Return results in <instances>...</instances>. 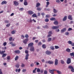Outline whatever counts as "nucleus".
<instances>
[{
  "mask_svg": "<svg viewBox=\"0 0 74 74\" xmlns=\"http://www.w3.org/2000/svg\"><path fill=\"white\" fill-rule=\"evenodd\" d=\"M69 69H71V71L73 73H74V69L73 68V66L70 65L68 67Z\"/></svg>",
  "mask_w": 74,
  "mask_h": 74,
  "instance_id": "obj_1",
  "label": "nucleus"
},
{
  "mask_svg": "<svg viewBox=\"0 0 74 74\" xmlns=\"http://www.w3.org/2000/svg\"><path fill=\"white\" fill-rule=\"evenodd\" d=\"M29 50L31 52H34L35 49H34V46H32L30 47Z\"/></svg>",
  "mask_w": 74,
  "mask_h": 74,
  "instance_id": "obj_2",
  "label": "nucleus"
},
{
  "mask_svg": "<svg viewBox=\"0 0 74 74\" xmlns=\"http://www.w3.org/2000/svg\"><path fill=\"white\" fill-rule=\"evenodd\" d=\"M34 45L33 43L31 42L28 44V47H33V45Z\"/></svg>",
  "mask_w": 74,
  "mask_h": 74,
  "instance_id": "obj_3",
  "label": "nucleus"
},
{
  "mask_svg": "<svg viewBox=\"0 0 74 74\" xmlns=\"http://www.w3.org/2000/svg\"><path fill=\"white\" fill-rule=\"evenodd\" d=\"M66 63L67 64H70L71 63V59L70 58H68L66 60Z\"/></svg>",
  "mask_w": 74,
  "mask_h": 74,
  "instance_id": "obj_4",
  "label": "nucleus"
},
{
  "mask_svg": "<svg viewBox=\"0 0 74 74\" xmlns=\"http://www.w3.org/2000/svg\"><path fill=\"white\" fill-rule=\"evenodd\" d=\"M28 41H29V39L26 38L23 41V42L24 44H27V42Z\"/></svg>",
  "mask_w": 74,
  "mask_h": 74,
  "instance_id": "obj_5",
  "label": "nucleus"
},
{
  "mask_svg": "<svg viewBox=\"0 0 74 74\" xmlns=\"http://www.w3.org/2000/svg\"><path fill=\"white\" fill-rule=\"evenodd\" d=\"M28 13L29 15H32L34 14V12L32 11L29 10L28 12Z\"/></svg>",
  "mask_w": 74,
  "mask_h": 74,
  "instance_id": "obj_6",
  "label": "nucleus"
},
{
  "mask_svg": "<svg viewBox=\"0 0 74 74\" xmlns=\"http://www.w3.org/2000/svg\"><path fill=\"white\" fill-rule=\"evenodd\" d=\"M14 4L16 6H17L19 5V3L16 1H14Z\"/></svg>",
  "mask_w": 74,
  "mask_h": 74,
  "instance_id": "obj_7",
  "label": "nucleus"
},
{
  "mask_svg": "<svg viewBox=\"0 0 74 74\" xmlns=\"http://www.w3.org/2000/svg\"><path fill=\"white\" fill-rule=\"evenodd\" d=\"M59 27V26H53L52 27V28L53 29H58Z\"/></svg>",
  "mask_w": 74,
  "mask_h": 74,
  "instance_id": "obj_8",
  "label": "nucleus"
},
{
  "mask_svg": "<svg viewBox=\"0 0 74 74\" xmlns=\"http://www.w3.org/2000/svg\"><path fill=\"white\" fill-rule=\"evenodd\" d=\"M58 60L56 59L55 60V65H58Z\"/></svg>",
  "mask_w": 74,
  "mask_h": 74,
  "instance_id": "obj_9",
  "label": "nucleus"
},
{
  "mask_svg": "<svg viewBox=\"0 0 74 74\" xmlns=\"http://www.w3.org/2000/svg\"><path fill=\"white\" fill-rule=\"evenodd\" d=\"M9 44L12 45V47H15L16 45V44L13 43V42H10Z\"/></svg>",
  "mask_w": 74,
  "mask_h": 74,
  "instance_id": "obj_10",
  "label": "nucleus"
},
{
  "mask_svg": "<svg viewBox=\"0 0 74 74\" xmlns=\"http://www.w3.org/2000/svg\"><path fill=\"white\" fill-rule=\"evenodd\" d=\"M14 53H15L19 54V53H21V51H20L19 50H16L14 51Z\"/></svg>",
  "mask_w": 74,
  "mask_h": 74,
  "instance_id": "obj_11",
  "label": "nucleus"
},
{
  "mask_svg": "<svg viewBox=\"0 0 74 74\" xmlns=\"http://www.w3.org/2000/svg\"><path fill=\"white\" fill-rule=\"evenodd\" d=\"M68 18L69 19H70V20H71V21L73 20V18H72V16L70 15H69V16H68Z\"/></svg>",
  "mask_w": 74,
  "mask_h": 74,
  "instance_id": "obj_12",
  "label": "nucleus"
},
{
  "mask_svg": "<svg viewBox=\"0 0 74 74\" xmlns=\"http://www.w3.org/2000/svg\"><path fill=\"white\" fill-rule=\"evenodd\" d=\"M7 2L5 1H3L1 3V4L2 5H3V4H7Z\"/></svg>",
  "mask_w": 74,
  "mask_h": 74,
  "instance_id": "obj_13",
  "label": "nucleus"
},
{
  "mask_svg": "<svg viewBox=\"0 0 74 74\" xmlns=\"http://www.w3.org/2000/svg\"><path fill=\"white\" fill-rule=\"evenodd\" d=\"M32 16L33 18H37V15H36V13L32 15Z\"/></svg>",
  "mask_w": 74,
  "mask_h": 74,
  "instance_id": "obj_14",
  "label": "nucleus"
},
{
  "mask_svg": "<svg viewBox=\"0 0 74 74\" xmlns=\"http://www.w3.org/2000/svg\"><path fill=\"white\" fill-rule=\"evenodd\" d=\"M55 71V70H51V69H49V71L50 73L51 74H54V71Z\"/></svg>",
  "mask_w": 74,
  "mask_h": 74,
  "instance_id": "obj_15",
  "label": "nucleus"
},
{
  "mask_svg": "<svg viewBox=\"0 0 74 74\" xmlns=\"http://www.w3.org/2000/svg\"><path fill=\"white\" fill-rule=\"evenodd\" d=\"M29 54H27L25 56V60H27L29 58Z\"/></svg>",
  "mask_w": 74,
  "mask_h": 74,
  "instance_id": "obj_16",
  "label": "nucleus"
},
{
  "mask_svg": "<svg viewBox=\"0 0 74 74\" xmlns=\"http://www.w3.org/2000/svg\"><path fill=\"white\" fill-rule=\"evenodd\" d=\"M24 4L25 5H27V1L26 0H24Z\"/></svg>",
  "mask_w": 74,
  "mask_h": 74,
  "instance_id": "obj_17",
  "label": "nucleus"
},
{
  "mask_svg": "<svg viewBox=\"0 0 74 74\" xmlns=\"http://www.w3.org/2000/svg\"><path fill=\"white\" fill-rule=\"evenodd\" d=\"M66 30V28H64L62 29L61 30V33H63L64 32H65Z\"/></svg>",
  "mask_w": 74,
  "mask_h": 74,
  "instance_id": "obj_18",
  "label": "nucleus"
},
{
  "mask_svg": "<svg viewBox=\"0 0 74 74\" xmlns=\"http://www.w3.org/2000/svg\"><path fill=\"white\" fill-rule=\"evenodd\" d=\"M47 54L48 55H49L51 54V52L49 51H47Z\"/></svg>",
  "mask_w": 74,
  "mask_h": 74,
  "instance_id": "obj_19",
  "label": "nucleus"
},
{
  "mask_svg": "<svg viewBox=\"0 0 74 74\" xmlns=\"http://www.w3.org/2000/svg\"><path fill=\"white\" fill-rule=\"evenodd\" d=\"M66 19H67V16H65L62 19V21H65L66 20Z\"/></svg>",
  "mask_w": 74,
  "mask_h": 74,
  "instance_id": "obj_20",
  "label": "nucleus"
},
{
  "mask_svg": "<svg viewBox=\"0 0 74 74\" xmlns=\"http://www.w3.org/2000/svg\"><path fill=\"white\" fill-rule=\"evenodd\" d=\"M66 51L68 52H71V50H70V49L69 48H67L66 50Z\"/></svg>",
  "mask_w": 74,
  "mask_h": 74,
  "instance_id": "obj_21",
  "label": "nucleus"
},
{
  "mask_svg": "<svg viewBox=\"0 0 74 74\" xmlns=\"http://www.w3.org/2000/svg\"><path fill=\"white\" fill-rule=\"evenodd\" d=\"M54 25H58V22L57 21H55L54 22Z\"/></svg>",
  "mask_w": 74,
  "mask_h": 74,
  "instance_id": "obj_22",
  "label": "nucleus"
},
{
  "mask_svg": "<svg viewBox=\"0 0 74 74\" xmlns=\"http://www.w3.org/2000/svg\"><path fill=\"white\" fill-rule=\"evenodd\" d=\"M40 3H36V7H38L40 5Z\"/></svg>",
  "mask_w": 74,
  "mask_h": 74,
  "instance_id": "obj_23",
  "label": "nucleus"
},
{
  "mask_svg": "<svg viewBox=\"0 0 74 74\" xmlns=\"http://www.w3.org/2000/svg\"><path fill=\"white\" fill-rule=\"evenodd\" d=\"M18 73H19L20 72V71H21V69H19L18 70V69H16V70H15V71L16 72H18Z\"/></svg>",
  "mask_w": 74,
  "mask_h": 74,
  "instance_id": "obj_24",
  "label": "nucleus"
},
{
  "mask_svg": "<svg viewBox=\"0 0 74 74\" xmlns=\"http://www.w3.org/2000/svg\"><path fill=\"white\" fill-rule=\"evenodd\" d=\"M48 63L50 64H52L53 63V61H49Z\"/></svg>",
  "mask_w": 74,
  "mask_h": 74,
  "instance_id": "obj_25",
  "label": "nucleus"
},
{
  "mask_svg": "<svg viewBox=\"0 0 74 74\" xmlns=\"http://www.w3.org/2000/svg\"><path fill=\"white\" fill-rule=\"evenodd\" d=\"M5 50L4 51H1L0 54L1 55H3L4 54V53H5Z\"/></svg>",
  "mask_w": 74,
  "mask_h": 74,
  "instance_id": "obj_26",
  "label": "nucleus"
},
{
  "mask_svg": "<svg viewBox=\"0 0 74 74\" xmlns=\"http://www.w3.org/2000/svg\"><path fill=\"white\" fill-rule=\"evenodd\" d=\"M19 64H16L15 65V67L16 68H19Z\"/></svg>",
  "mask_w": 74,
  "mask_h": 74,
  "instance_id": "obj_27",
  "label": "nucleus"
},
{
  "mask_svg": "<svg viewBox=\"0 0 74 74\" xmlns=\"http://www.w3.org/2000/svg\"><path fill=\"white\" fill-rule=\"evenodd\" d=\"M52 40V38H49L48 39V42H49Z\"/></svg>",
  "mask_w": 74,
  "mask_h": 74,
  "instance_id": "obj_28",
  "label": "nucleus"
},
{
  "mask_svg": "<svg viewBox=\"0 0 74 74\" xmlns=\"http://www.w3.org/2000/svg\"><path fill=\"white\" fill-rule=\"evenodd\" d=\"M42 9V8H37L36 10L38 11H41Z\"/></svg>",
  "mask_w": 74,
  "mask_h": 74,
  "instance_id": "obj_29",
  "label": "nucleus"
},
{
  "mask_svg": "<svg viewBox=\"0 0 74 74\" xmlns=\"http://www.w3.org/2000/svg\"><path fill=\"white\" fill-rule=\"evenodd\" d=\"M6 56H7V54L4 53L2 56V58H4V57H5Z\"/></svg>",
  "mask_w": 74,
  "mask_h": 74,
  "instance_id": "obj_30",
  "label": "nucleus"
},
{
  "mask_svg": "<svg viewBox=\"0 0 74 74\" xmlns=\"http://www.w3.org/2000/svg\"><path fill=\"white\" fill-rule=\"evenodd\" d=\"M70 55L71 56H73V57H74V53L73 52L72 53H70Z\"/></svg>",
  "mask_w": 74,
  "mask_h": 74,
  "instance_id": "obj_31",
  "label": "nucleus"
},
{
  "mask_svg": "<svg viewBox=\"0 0 74 74\" xmlns=\"http://www.w3.org/2000/svg\"><path fill=\"white\" fill-rule=\"evenodd\" d=\"M51 21H55V18H52L50 19Z\"/></svg>",
  "mask_w": 74,
  "mask_h": 74,
  "instance_id": "obj_32",
  "label": "nucleus"
},
{
  "mask_svg": "<svg viewBox=\"0 0 74 74\" xmlns=\"http://www.w3.org/2000/svg\"><path fill=\"white\" fill-rule=\"evenodd\" d=\"M19 58L18 56H16L15 58V60H17Z\"/></svg>",
  "mask_w": 74,
  "mask_h": 74,
  "instance_id": "obj_33",
  "label": "nucleus"
},
{
  "mask_svg": "<svg viewBox=\"0 0 74 74\" xmlns=\"http://www.w3.org/2000/svg\"><path fill=\"white\" fill-rule=\"evenodd\" d=\"M42 48L45 49V48H46V46L45 45L43 44L42 45Z\"/></svg>",
  "mask_w": 74,
  "mask_h": 74,
  "instance_id": "obj_34",
  "label": "nucleus"
},
{
  "mask_svg": "<svg viewBox=\"0 0 74 74\" xmlns=\"http://www.w3.org/2000/svg\"><path fill=\"white\" fill-rule=\"evenodd\" d=\"M61 63L62 64H64V61L63 60H61Z\"/></svg>",
  "mask_w": 74,
  "mask_h": 74,
  "instance_id": "obj_35",
  "label": "nucleus"
},
{
  "mask_svg": "<svg viewBox=\"0 0 74 74\" xmlns=\"http://www.w3.org/2000/svg\"><path fill=\"white\" fill-rule=\"evenodd\" d=\"M48 34H50V35H51L52 34V31H50L48 33Z\"/></svg>",
  "mask_w": 74,
  "mask_h": 74,
  "instance_id": "obj_36",
  "label": "nucleus"
},
{
  "mask_svg": "<svg viewBox=\"0 0 74 74\" xmlns=\"http://www.w3.org/2000/svg\"><path fill=\"white\" fill-rule=\"evenodd\" d=\"M68 43L69 44L71 45V44H72V42H71V41H69L68 42Z\"/></svg>",
  "mask_w": 74,
  "mask_h": 74,
  "instance_id": "obj_37",
  "label": "nucleus"
},
{
  "mask_svg": "<svg viewBox=\"0 0 74 74\" xmlns=\"http://www.w3.org/2000/svg\"><path fill=\"white\" fill-rule=\"evenodd\" d=\"M16 32L14 30L12 31L11 32L12 34H15Z\"/></svg>",
  "mask_w": 74,
  "mask_h": 74,
  "instance_id": "obj_38",
  "label": "nucleus"
},
{
  "mask_svg": "<svg viewBox=\"0 0 74 74\" xmlns=\"http://www.w3.org/2000/svg\"><path fill=\"white\" fill-rule=\"evenodd\" d=\"M53 10L54 13H57V10H56L55 9H53Z\"/></svg>",
  "mask_w": 74,
  "mask_h": 74,
  "instance_id": "obj_39",
  "label": "nucleus"
},
{
  "mask_svg": "<svg viewBox=\"0 0 74 74\" xmlns=\"http://www.w3.org/2000/svg\"><path fill=\"white\" fill-rule=\"evenodd\" d=\"M10 25H11V24L9 23L6 25V26L7 27H10Z\"/></svg>",
  "mask_w": 74,
  "mask_h": 74,
  "instance_id": "obj_40",
  "label": "nucleus"
},
{
  "mask_svg": "<svg viewBox=\"0 0 74 74\" xmlns=\"http://www.w3.org/2000/svg\"><path fill=\"white\" fill-rule=\"evenodd\" d=\"M50 49H51L52 50H54V47L53 46H51L50 47Z\"/></svg>",
  "mask_w": 74,
  "mask_h": 74,
  "instance_id": "obj_41",
  "label": "nucleus"
},
{
  "mask_svg": "<svg viewBox=\"0 0 74 74\" xmlns=\"http://www.w3.org/2000/svg\"><path fill=\"white\" fill-rule=\"evenodd\" d=\"M5 23H8L10 22H9V21L8 20H5L4 21Z\"/></svg>",
  "mask_w": 74,
  "mask_h": 74,
  "instance_id": "obj_42",
  "label": "nucleus"
},
{
  "mask_svg": "<svg viewBox=\"0 0 74 74\" xmlns=\"http://www.w3.org/2000/svg\"><path fill=\"white\" fill-rule=\"evenodd\" d=\"M10 59H11V57H10V56H7V60H10Z\"/></svg>",
  "mask_w": 74,
  "mask_h": 74,
  "instance_id": "obj_43",
  "label": "nucleus"
},
{
  "mask_svg": "<svg viewBox=\"0 0 74 74\" xmlns=\"http://www.w3.org/2000/svg\"><path fill=\"white\" fill-rule=\"evenodd\" d=\"M49 4V2L48 1L47 2V7H48V5Z\"/></svg>",
  "mask_w": 74,
  "mask_h": 74,
  "instance_id": "obj_44",
  "label": "nucleus"
},
{
  "mask_svg": "<svg viewBox=\"0 0 74 74\" xmlns=\"http://www.w3.org/2000/svg\"><path fill=\"white\" fill-rule=\"evenodd\" d=\"M40 69L39 68L37 69V72H38V73H40Z\"/></svg>",
  "mask_w": 74,
  "mask_h": 74,
  "instance_id": "obj_45",
  "label": "nucleus"
},
{
  "mask_svg": "<svg viewBox=\"0 0 74 74\" xmlns=\"http://www.w3.org/2000/svg\"><path fill=\"white\" fill-rule=\"evenodd\" d=\"M25 53L26 54H28V53H29V51L27 50H25Z\"/></svg>",
  "mask_w": 74,
  "mask_h": 74,
  "instance_id": "obj_46",
  "label": "nucleus"
},
{
  "mask_svg": "<svg viewBox=\"0 0 74 74\" xmlns=\"http://www.w3.org/2000/svg\"><path fill=\"white\" fill-rule=\"evenodd\" d=\"M55 49H58L59 48V47L58 46H55Z\"/></svg>",
  "mask_w": 74,
  "mask_h": 74,
  "instance_id": "obj_47",
  "label": "nucleus"
},
{
  "mask_svg": "<svg viewBox=\"0 0 74 74\" xmlns=\"http://www.w3.org/2000/svg\"><path fill=\"white\" fill-rule=\"evenodd\" d=\"M25 38H28L29 35L27 34H26L25 36Z\"/></svg>",
  "mask_w": 74,
  "mask_h": 74,
  "instance_id": "obj_48",
  "label": "nucleus"
},
{
  "mask_svg": "<svg viewBox=\"0 0 74 74\" xmlns=\"http://www.w3.org/2000/svg\"><path fill=\"white\" fill-rule=\"evenodd\" d=\"M9 41H12V37H10L9 38Z\"/></svg>",
  "mask_w": 74,
  "mask_h": 74,
  "instance_id": "obj_49",
  "label": "nucleus"
},
{
  "mask_svg": "<svg viewBox=\"0 0 74 74\" xmlns=\"http://www.w3.org/2000/svg\"><path fill=\"white\" fill-rule=\"evenodd\" d=\"M25 65L23 63L21 64V66L22 67H25Z\"/></svg>",
  "mask_w": 74,
  "mask_h": 74,
  "instance_id": "obj_50",
  "label": "nucleus"
},
{
  "mask_svg": "<svg viewBox=\"0 0 74 74\" xmlns=\"http://www.w3.org/2000/svg\"><path fill=\"white\" fill-rule=\"evenodd\" d=\"M65 35L66 36H68L69 34V33L68 32H66L65 34Z\"/></svg>",
  "mask_w": 74,
  "mask_h": 74,
  "instance_id": "obj_51",
  "label": "nucleus"
},
{
  "mask_svg": "<svg viewBox=\"0 0 74 74\" xmlns=\"http://www.w3.org/2000/svg\"><path fill=\"white\" fill-rule=\"evenodd\" d=\"M3 45L4 46H6V45H7V42H4L3 44Z\"/></svg>",
  "mask_w": 74,
  "mask_h": 74,
  "instance_id": "obj_52",
  "label": "nucleus"
},
{
  "mask_svg": "<svg viewBox=\"0 0 74 74\" xmlns=\"http://www.w3.org/2000/svg\"><path fill=\"white\" fill-rule=\"evenodd\" d=\"M73 30L72 28H69L68 29V31H71V30Z\"/></svg>",
  "mask_w": 74,
  "mask_h": 74,
  "instance_id": "obj_53",
  "label": "nucleus"
},
{
  "mask_svg": "<svg viewBox=\"0 0 74 74\" xmlns=\"http://www.w3.org/2000/svg\"><path fill=\"white\" fill-rule=\"evenodd\" d=\"M41 44H42V43H41V42H39L38 45H41Z\"/></svg>",
  "mask_w": 74,
  "mask_h": 74,
  "instance_id": "obj_54",
  "label": "nucleus"
},
{
  "mask_svg": "<svg viewBox=\"0 0 74 74\" xmlns=\"http://www.w3.org/2000/svg\"><path fill=\"white\" fill-rule=\"evenodd\" d=\"M26 69H23L22 70V72H23V73H24V72H25V71H26Z\"/></svg>",
  "mask_w": 74,
  "mask_h": 74,
  "instance_id": "obj_55",
  "label": "nucleus"
},
{
  "mask_svg": "<svg viewBox=\"0 0 74 74\" xmlns=\"http://www.w3.org/2000/svg\"><path fill=\"white\" fill-rule=\"evenodd\" d=\"M57 73H58V74H61V72L59 71H57Z\"/></svg>",
  "mask_w": 74,
  "mask_h": 74,
  "instance_id": "obj_56",
  "label": "nucleus"
},
{
  "mask_svg": "<svg viewBox=\"0 0 74 74\" xmlns=\"http://www.w3.org/2000/svg\"><path fill=\"white\" fill-rule=\"evenodd\" d=\"M31 67H33L34 65L33 63L31 64L30 65Z\"/></svg>",
  "mask_w": 74,
  "mask_h": 74,
  "instance_id": "obj_57",
  "label": "nucleus"
},
{
  "mask_svg": "<svg viewBox=\"0 0 74 74\" xmlns=\"http://www.w3.org/2000/svg\"><path fill=\"white\" fill-rule=\"evenodd\" d=\"M19 10H20V11H23V8H21L19 9Z\"/></svg>",
  "mask_w": 74,
  "mask_h": 74,
  "instance_id": "obj_58",
  "label": "nucleus"
},
{
  "mask_svg": "<svg viewBox=\"0 0 74 74\" xmlns=\"http://www.w3.org/2000/svg\"><path fill=\"white\" fill-rule=\"evenodd\" d=\"M51 35L49 34L48 35H47V38H48L49 37H51Z\"/></svg>",
  "mask_w": 74,
  "mask_h": 74,
  "instance_id": "obj_59",
  "label": "nucleus"
},
{
  "mask_svg": "<svg viewBox=\"0 0 74 74\" xmlns=\"http://www.w3.org/2000/svg\"><path fill=\"white\" fill-rule=\"evenodd\" d=\"M0 74H3V72L1 71V69H0Z\"/></svg>",
  "mask_w": 74,
  "mask_h": 74,
  "instance_id": "obj_60",
  "label": "nucleus"
},
{
  "mask_svg": "<svg viewBox=\"0 0 74 74\" xmlns=\"http://www.w3.org/2000/svg\"><path fill=\"white\" fill-rule=\"evenodd\" d=\"M50 17V16L48 14L47 15V18H49Z\"/></svg>",
  "mask_w": 74,
  "mask_h": 74,
  "instance_id": "obj_61",
  "label": "nucleus"
},
{
  "mask_svg": "<svg viewBox=\"0 0 74 74\" xmlns=\"http://www.w3.org/2000/svg\"><path fill=\"white\" fill-rule=\"evenodd\" d=\"M56 2L57 3H59V2H60V0H56Z\"/></svg>",
  "mask_w": 74,
  "mask_h": 74,
  "instance_id": "obj_62",
  "label": "nucleus"
},
{
  "mask_svg": "<svg viewBox=\"0 0 74 74\" xmlns=\"http://www.w3.org/2000/svg\"><path fill=\"white\" fill-rule=\"evenodd\" d=\"M44 74H47V70H45L44 71Z\"/></svg>",
  "mask_w": 74,
  "mask_h": 74,
  "instance_id": "obj_63",
  "label": "nucleus"
},
{
  "mask_svg": "<svg viewBox=\"0 0 74 74\" xmlns=\"http://www.w3.org/2000/svg\"><path fill=\"white\" fill-rule=\"evenodd\" d=\"M71 45H72V46H74V43H72Z\"/></svg>",
  "mask_w": 74,
  "mask_h": 74,
  "instance_id": "obj_64",
  "label": "nucleus"
}]
</instances>
